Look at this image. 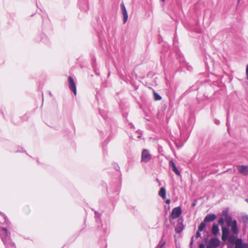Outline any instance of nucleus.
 I'll return each mask as SVG.
<instances>
[{"instance_id":"39448f33","label":"nucleus","mask_w":248,"mask_h":248,"mask_svg":"<svg viewBox=\"0 0 248 248\" xmlns=\"http://www.w3.org/2000/svg\"><path fill=\"white\" fill-rule=\"evenodd\" d=\"M237 169L240 174L244 176L248 175V166L244 165H239L237 166Z\"/></svg>"},{"instance_id":"423d86ee","label":"nucleus","mask_w":248,"mask_h":248,"mask_svg":"<svg viewBox=\"0 0 248 248\" xmlns=\"http://www.w3.org/2000/svg\"><path fill=\"white\" fill-rule=\"evenodd\" d=\"M151 158V155L149 153L148 151L144 149L141 154V161L144 162L149 161Z\"/></svg>"},{"instance_id":"20e7f679","label":"nucleus","mask_w":248,"mask_h":248,"mask_svg":"<svg viewBox=\"0 0 248 248\" xmlns=\"http://www.w3.org/2000/svg\"><path fill=\"white\" fill-rule=\"evenodd\" d=\"M68 82L69 84V87L70 90L74 93L75 95L77 94V89L75 82L73 78L70 76L68 78Z\"/></svg>"},{"instance_id":"6ab92c4d","label":"nucleus","mask_w":248,"mask_h":248,"mask_svg":"<svg viewBox=\"0 0 248 248\" xmlns=\"http://www.w3.org/2000/svg\"><path fill=\"white\" fill-rule=\"evenodd\" d=\"M218 223L219 225H222L224 223V219L223 218H220L218 221Z\"/></svg>"},{"instance_id":"9b49d317","label":"nucleus","mask_w":248,"mask_h":248,"mask_svg":"<svg viewBox=\"0 0 248 248\" xmlns=\"http://www.w3.org/2000/svg\"><path fill=\"white\" fill-rule=\"evenodd\" d=\"M216 218V216L215 214H209L207 215L204 219V222H212L214 221Z\"/></svg>"},{"instance_id":"1a4fd4ad","label":"nucleus","mask_w":248,"mask_h":248,"mask_svg":"<svg viewBox=\"0 0 248 248\" xmlns=\"http://www.w3.org/2000/svg\"><path fill=\"white\" fill-rule=\"evenodd\" d=\"M121 7L122 8L123 14L124 16V23H125L127 21L128 19V14L124 3H121Z\"/></svg>"},{"instance_id":"f3484780","label":"nucleus","mask_w":248,"mask_h":248,"mask_svg":"<svg viewBox=\"0 0 248 248\" xmlns=\"http://www.w3.org/2000/svg\"><path fill=\"white\" fill-rule=\"evenodd\" d=\"M153 93H154V98H155V100L157 101V100H160L161 99V98H162L156 92L154 91Z\"/></svg>"},{"instance_id":"f257e3e1","label":"nucleus","mask_w":248,"mask_h":248,"mask_svg":"<svg viewBox=\"0 0 248 248\" xmlns=\"http://www.w3.org/2000/svg\"><path fill=\"white\" fill-rule=\"evenodd\" d=\"M1 230L2 232L1 233V236L6 248H16L15 244L10 239V233L8 232L7 230L4 227L1 228Z\"/></svg>"},{"instance_id":"2eb2a0df","label":"nucleus","mask_w":248,"mask_h":248,"mask_svg":"<svg viewBox=\"0 0 248 248\" xmlns=\"http://www.w3.org/2000/svg\"><path fill=\"white\" fill-rule=\"evenodd\" d=\"M166 189L164 187H161L158 192V195L163 199H166Z\"/></svg>"},{"instance_id":"f03ea898","label":"nucleus","mask_w":248,"mask_h":248,"mask_svg":"<svg viewBox=\"0 0 248 248\" xmlns=\"http://www.w3.org/2000/svg\"><path fill=\"white\" fill-rule=\"evenodd\" d=\"M220 241L217 238H211L206 248H216L218 247L220 245Z\"/></svg>"},{"instance_id":"6e6552de","label":"nucleus","mask_w":248,"mask_h":248,"mask_svg":"<svg viewBox=\"0 0 248 248\" xmlns=\"http://www.w3.org/2000/svg\"><path fill=\"white\" fill-rule=\"evenodd\" d=\"M235 248H248V244L243 243L241 239H237L235 242Z\"/></svg>"},{"instance_id":"f8f14e48","label":"nucleus","mask_w":248,"mask_h":248,"mask_svg":"<svg viewBox=\"0 0 248 248\" xmlns=\"http://www.w3.org/2000/svg\"><path fill=\"white\" fill-rule=\"evenodd\" d=\"M169 164H170V166L172 167V170L175 172V173L176 175L180 176V172L177 169V168L175 164H174V163L172 160H170L169 162Z\"/></svg>"},{"instance_id":"dca6fc26","label":"nucleus","mask_w":248,"mask_h":248,"mask_svg":"<svg viewBox=\"0 0 248 248\" xmlns=\"http://www.w3.org/2000/svg\"><path fill=\"white\" fill-rule=\"evenodd\" d=\"M206 227V224L205 222H202L198 227L199 231H202Z\"/></svg>"},{"instance_id":"4468645a","label":"nucleus","mask_w":248,"mask_h":248,"mask_svg":"<svg viewBox=\"0 0 248 248\" xmlns=\"http://www.w3.org/2000/svg\"><path fill=\"white\" fill-rule=\"evenodd\" d=\"M211 232L214 235H217L219 233V228L217 224H214L213 225Z\"/></svg>"},{"instance_id":"0eeeda50","label":"nucleus","mask_w":248,"mask_h":248,"mask_svg":"<svg viewBox=\"0 0 248 248\" xmlns=\"http://www.w3.org/2000/svg\"><path fill=\"white\" fill-rule=\"evenodd\" d=\"M184 226L183 223V220L182 219H178L177 220L176 226L175 228V231L177 233H180L184 229Z\"/></svg>"},{"instance_id":"4be33fe9","label":"nucleus","mask_w":248,"mask_h":248,"mask_svg":"<svg viewBox=\"0 0 248 248\" xmlns=\"http://www.w3.org/2000/svg\"><path fill=\"white\" fill-rule=\"evenodd\" d=\"M199 248H205L204 245L203 244H201L199 246Z\"/></svg>"},{"instance_id":"a211bd4d","label":"nucleus","mask_w":248,"mask_h":248,"mask_svg":"<svg viewBox=\"0 0 248 248\" xmlns=\"http://www.w3.org/2000/svg\"><path fill=\"white\" fill-rule=\"evenodd\" d=\"M243 222L246 224H248V216L245 215L242 217Z\"/></svg>"},{"instance_id":"412c9836","label":"nucleus","mask_w":248,"mask_h":248,"mask_svg":"<svg viewBox=\"0 0 248 248\" xmlns=\"http://www.w3.org/2000/svg\"><path fill=\"white\" fill-rule=\"evenodd\" d=\"M246 75H247V78L248 79V64H247L246 66Z\"/></svg>"},{"instance_id":"aec40b11","label":"nucleus","mask_w":248,"mask_h":248,"mask_svg":"<svg viewBox=\"0 0 248 248\" xmlns=\"http://www.w3.org/2000/svg\"><path fill=\"white\" fill-rule=\"evenodd\" d=\"M200 232V231H199V230H198V231L197 232H196V237H199L201 236V234Z\"/></svg>"},{"instance_id":"b1692460","label":"nucleus","mask_w":248,"mask_h":248,"mask_svg":"<svg viewBox=\"0 0 248 248\" xmlns=\"http://www.w3.org/2000/svg\"><path fill=\"white\" fill-rule=\"evenodd\" d=\"M245 201L248 203V199H246Z\"/></svg>"},{"instance_id":"7ed1b4c3","label":"nucleus","mask_w":248,"mask_h":248,"mask_svg":"<svg viewBox=\"0 0 248 248\" xmlns=\"http://www.w3.org/2000/svg\"><path fill=\"white\" fill-rule=\"evenodd\" d=\"M182 214V210L180 206L173 208L172 210L170 217L172 219L178 218Z\"/></svg>"},{"instance_id":"5701e85b","label":"nucleus","mask_w":248,"mask_h":248,"mask_svg":"<svg viewBox=\"0 0 248 248\" xmlns=\"http://www.w3.org/2000/svg\"><path fill=\"white\" fill-rule=\"evenodd\" d=\"M165 202L167 204H169L170 202V199H167Z\"/></svg>"},{"instance_id":"393cba45","label":"nucleus","mask_w":248,"mask_h":248,"mask_svg":"<svg viewBox=\"0 0 248 248\" xmlns=\"http://www.w3.org/2000/svg\"><path fill=\"white\" fill-rule=\"evenodd\" d=\"M163 2H164L165 1V0H161Z\"/></svg>"},{"instance_id":"9d476101","label":"nucleus","mask_w":248,"mask_h":248,"mask_svg":"<svg viewBox=\"0 0 248 248\" xmlns=\"http://www.w3.org/2000/svg\"><path fill=\"white\" fill-rule=\"evenodd\" d=\"M229 234L228 229L226 227L222 228V237L221 239L223 241H225Z\"/></svg>"},{"instance_id":"ddd939ff","label":"nucleus","mask_w":248,"mask_h":248,"mask_svg":"<svg viewBox=\"0 0 248 248\" xmlns=\"http://www.w3.org/2000/svg\"><path fill=\"white\" fill-rule=\"evenodd\" d=\"M231 231L234 234H237V222L235 220H233L232 222V224L231 225Z\"/></svg>"}]
</instances>
